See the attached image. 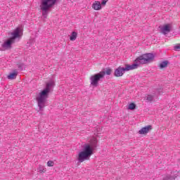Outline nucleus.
Listing matches in <instances>:
<instances>
[{
    "label": "nucleus",
    "instance_id": "nucleus-12",
    "mask_svg": "<svg viewBox=\"0 0 180 180\" xmlns=\"http://www.w3.org/2000/svg\"><path fill=\"white\" fill-rule=\"evenodd\" d=\"M92 8L94 9V11H101V9H102V4H101V1H96L92 4Z\"/></svg>",
    "mask_w": 180,
    "mask_h": 180
},
{
    "label": "nucleus",
    "instance_id": "nucleus-8",
    "mask_svg": "<svg viewBox=\"0 0 180 180\" xmlns=\"http://www.w3.org/2000/svg\"><path fill=\"white\" fill-rule=\"evenodd\" d=\"M13 43H15V41L11 38H9L1 45V47L5 49V50L12 49V44H13Z\"/></svg>",
    "mask_w": 180,
    "mask_h": 180
},
{
    "label": "nucleus",
    "instance_id": "nucleus-7",
    "mask_svg": "<svg viewBox=\"0 0 180 180\" xmlns=\"http://www.w3.org/2000/svg\"><path fill=\"white\" fill-rule=\"evenodd\" d=\"M22 32V30H20V27H17L13 32H11V36L10 39H13L14 41L16 40V39H19L20 36V32Z\"/></svg>",
    "mask_w": 180,
    "mask_h": 180
},
{
    "label": "nucleus",
    "instance_id": "nucleus-17",
    "mask_svg": "<svg viewBox=\"0 0 180 180\" xmlns=\"http://www.w3.org/2000/svg\"><path fill=\"white\" fill-rule=\"evenodd\" d=\"M146 99L147 101H148V102H153V101L154 100V96H153L152 95H148Z\"/></svg>",
    "mask_w": 180,
    "mask_h": 180
},
{
    "label": "nucleus",
    "instance_id": "nucleus-21",
    "mask_svg": "<svg viewBox=\"0 0 180 180\" xmlns=\"http://www.w3.org/2000/svg\"><path fill=\"white\" fill-rule=\"evenodd\" d=\"M109 0H103L101 5V6H105L106 5V2H108Z\"/></svg>",
    "mask_w": 180,
    "mask_h": 180
},
{
    "label": "nucleus",
    "instance_id": "nucleus-1",
    "mask_svg": "<svg viewBox=\"0 0 180 180\" xmlns=\"http://www.w3.org/2000/svg\"><path fill=\"white\" fill-rule=\"evenodd\" d=\"M98 147V139L93 137L90 139L89 143H84L83 150L78 154L77 161L79 162H84L91 158V155L94 154V150Z\"/></svg>",
    "mask_w": 180,
    "mask_h": 180
},
{
    "label": "nucleus",
    "instance_id": "nucleus-22",
    "mask_svg": "<svg viewBox=\"0 0 180 180\" xmlns=\"http://www.w3.org/2000/svg\"><path fill=\"white\" fill-rule=\"evenodd\" d=\"M18 69L20 70L21 71H23V64H20L18 65Z\"/></svg>",
    "mask_w": 180,
    "mask_h": 180
},
{
    "label": "nucleus",
    "instance_id": "nucleus-16",
    "mask_svg": "<svg viewBox=\"0 0 180 180\" xmlns=\"http://www.w3.org/2000/svg\"><path fill=\"white\" fill-rule=\"evenodd\" d=\"M128 109H129V110H134V109H136V104H134V103H131Z\"/></svg>",
    "mask_w": 180,
    "mask_h": 180
},
{
    "label": "nucleus",
    "instance_id": "nucleus-11",
    "mask_svg": "<svg viewBox=\"0 0 180 180\" xmlns=\"http://www.w3.org/2000/svg\"><path fill=\"white\" fill-rule=\"evenodd\" d=\"M124 68L119 67L114 72L115 77H122L124 74Z\"/></svg>",
    "mask_w": 180,
    "mask_h": 180
},
{
    "label": "nucleus",
    "instance_id": "nucleus-4",
    "mask_svg": "<svg viewBox=\"0 0 180 180\" xmlns=\"http://www.w3.org/2000/svg\"><path fill=\"white\" fill-rule=\"evenodd\" d=\"M105 78V71H101L97 74L93 75L90 77V85L96 88L99 86V82H102Z\"/></svg>",
    "mask_w": 180,
    "mask_h": 180
},
{
    "label": "nucleus",
    "instance_id": "nucleus-19",
    "mask_svg": "<svg viewBox=\"0 0 180 180\" xmlns=\"http://www.w3.org/2000/svg\"><path fill=\"white\" fill-rule=\"evenodd\" d=\"M48 167H54V162L49 160L47 162Z\"/></svg>",
    "mask_w": 180,
    "mask_h": 180
},
{
    "label": "nucleus",
    "instance_id": "nucleus-14",
    "mask_svg": "<svg viewBox=\"0 0 180 180\" xmlns=\"http://www.w3.org/2000/svg\"><path fill=\"white\" fill-rule=\"evenodd\" d=\"M168 64H169L168 60H164L159 64V68H160V70H162V68H167L168 67Z\"/></svg>",
    "mask_w": 180,
    "mask_h": 180
},
{
    "label": "nucleus",
    "instance_id": "nucleus-10",
    "mask_svg": "<svg viewBox=\"0 0 180 180\" xmlns=\"http://www.w3.org/2000/svg\"><path fill=\"white\" fill-rule=\"evenodd\" d=\"M153 129V126L151 125H148L146 127H143L139 131V134H147L150 130Z\"/></svg>",
    "mask_w": 180,
    "mask_h": 180
},
{
    "label": "nucleus",
    "instance_id": "nucleus-20",
    "mask_svg": "<svg viewBox=\"0 0 180 180\" xmlns=\"http://www.w3.org/2000/svg\"><path fill=\"white\" fill-rule=\"evenodd\" d=\"M174 50L176 51H180V44H178L176 46H174Z\"/></svg>",
    "mask_w": 180,
    "mask_h": 180
},
{
    "label": "nucleus",
    "instance_id": "nucleus-2",
    "mask_svg": "<svg viewBox=\"0 0 180 180\" xmlns=\"http://www.w3.org/2000/svg\"><path fill=\"white\" fill-rule=\"evenodd\" d=\"M54 86H56V82L53 80H50L46 83V88L39 93V96L37 97L39 110H43L46 107V102H47V99L49 98V94L51 91H53Z\"/></svg>",
    "mask_w": 180,
    "mask_h": 180
},
{
    "label": "nucleus",
    "instance_id": "nucleus-5",
    "mask_svg": "<svg viewBox=\"0 0 180 180\" xmlns=\"http://www.w3.org/2000/svg\"><path fill=\"white\" fill-rule=\"evenodd\" d=\"M154 57L153 53H145L136 58L134 63L136 64H148V63H151L154 60Z\"/></svg>",
    "mask_w": 180,
    "mask_h": 180
},
{
    "label": "nucleus",
    "instance_id": "nucleus-3",
    "mask_svg": "<svg viewBox=\"0 0 180 180\" xmlns=\"http://www.w3.org/2000/svg\"><path fill=\"white\" fill-rule=\"evenodd\" d=\"M57 4V0H41L39 8L42 12V16L46 19L49 15L50 9Z\"/></svg>",
    "mask_w": 180,
    "mask_h": 180
},
{
    "label": "nucleus",
    "instance_id": "nucleus-9",
    "mask_svg": "<svg viewBox=\"0 0 180 180\" xmlns=\"http://www.w3.org/2000/svg\"><path fill=\"white\" fill-rule=\"evenodd\" d=\"M139 68V63H133L132 65H126L125 68H124V71H131V70H136Z\"/></svg>",
    "mask_w": 180,
    "mask_h": 180
},
{
    "label": "nucleus",
    "instance_id": "nucleus-15",
    "mask_svg": "<svg viewBox=\"0 0 180 180\" xmlns=\"http://www.w3.org/2000/svg\"><path fill=\"white\" fill-rule=\"evenodd\" d=\"M77 36H78V34L76 32H72L70 35V40L71 41H75V40H77Z\"/></svg>",
    "mask_w": 180,
    "mask_h": 180
},
{
    "label": "nucleus",
    "instance_id": "nucleus-6",
    "mask_svg": "<svg viewBox=\"0 0 180 180\" xmlns=\"http://www.w3.org/2000/svg\"><path fill=\"white\" fill-rule=\"evenodd\" d=\"M171 30H172V23L166 24L160 28V32L163 34H168V33H169V32H171Z\"/></svg>",
    "mask_w": 180,
    "mask_h": 180
},
{
    "label": "nucleus",
    "instance_id": "nucleus-13",
    "mask_svg": "<svg viewBox=\"0 0 180 180\" xmlns=\"http://www.w3.org/2000/svg\"><path fill=\"white\" fill-rule=\"evenodd\" d=\"M16 77H18V72H16V70H13V72L8 75L7 78L8 79H15Z\"/></svg>",
    "mask_w": 180,
    "mask_h": 180
},
{
    "label": "nucleus",
    "instance_id": "nucleus-18",
    "mask_svg": "<svg viewBox=\"0 0 180 180\" xmlns=\"http://www.w3.org/2000/svg\"><path fill=\"white\" fill-rule=\"evenodd\" d=\"M110 74H112V69L110 68L107 69L105 72V75H110Z\"/></svg>",
    "mask_w": 180,
    "mask_h": 180
},
{
    "label": "nucleus",
    "instance_id": "nucleus-23",
    "mask_svg": "<svg viewBox=\"0 0 180 180\" xmlns=\"http://www.w3.org/2000/svg\"><path fill=\"white\" fill-rule=\"evenodd\" d=\"M39 172H46V169H40Z\"/></svg>",
    "mask_w": 180,
    "mask_h": 180
}]
</instances>
